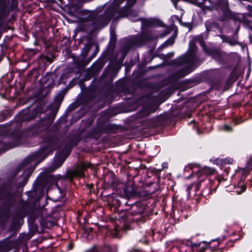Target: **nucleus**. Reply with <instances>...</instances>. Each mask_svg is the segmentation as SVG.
Wrapping results in <instances>:
<instances>
[{
    "mask_svg": "<svg viewBox=\"0 0 252 252\" xmlns=\"http://www.w3.org/2000/svg\"><path fill=\"white\" fill-rule=\"evenodd\" d=\"M136 0H114V2L105 11L103 16L96 12H91L86 18L88 21L96 27L106 25L108 21L112 18L115 20L128 16L132 21H137L138 18L137 12L132 11L130 7L135 3Z\"/></svg>",
    "mask_w": 252,
    "mask_h": 252,
    "instance_id": "nucleus-1",
    "label": "nucleus"
},
{
    "mask_svg": "<svg viewBox=\"0 0 252 252\" xmlns=\"http://www.w3.org/2000/svg\"><path fill=\"white\" fill-rule=\"evenodd\" d=\"M195 42L199 43L205 52L208 54L213 56L214 58H215V56L218 54L217 52H214L210 50H208L205 46L202 38L200 37L195 38L194 40L190 41L189 43V55L181 57L177 60V63L179 64L187 63L188 64V68L183 69L180 71L176 73L175 74L176 78L177 79L184 77L191 71V70L189 69V66L193 65L195 62V56L194 53L196 50V46L195 45Z\"/></svg>",
    "mask_w": 252,
    "mask_h": 252,
    "instance_id": "nucleus-2",
    "label": "nucleus"
},
{
    "mask_svg": "<svg viewBox=\"0 0 252 252\" xmlns=\"http://www.w3.org/2000/svg\"><path fill=\"white\" fill-rule=\"evenodd\" d=\"M57 148V143L50 141L48 146L42 147L39 151L29 156L25 159L26 164L36 163V165L42 161L50 153L52 152Z\"/></svg>",
    "mask_w": 252,
    "mask_h": 252,
    "instance_id": "nucleus-3",
    "label": "nucleus"
},
{
    "mask_svg": "<svg viewBox=\"0 0 252 252\" xmlns=\"http://www.w3.org/2000/svg\"><path fill=\"white\" fill-rule=\"evenodd\" d=\"M200 6L204 7L208 10L214 9H221L223 11H226L228 8L227 0H218L217 1H212L211 0H198Z\"/></svg>",
    "mask_w": 252,
    "mask_h": 252,
    "instance_id": "nucleus-4",
    "label": "nucleus"
},
{
    "mask_svg": "<svg viewBox=\"0 0 252 252\" xmlns=\"http://www.w3.org/2000/svg\"><path fill=\"white\" fill-rule=\"evenodd\" d=\"M72 145V144L70 143V142H69L65 146L64 150L62 152L58 153L57 155L55 157V160L53 163V166L49 169L50 171H54L62 165L69 154L70 147Z\"/></svg>",
    "mask_w": 252,
    "mask_h": 252,
    "instance_id": "nucleus-5",
    "label": "nucleus"
},
{
    "mask_svg": "<svg viewBox=\"0 0 252 252\" xmlns=\"http://www.w3.org/2000/svg\"><path fill=\"white\" fill-rule=\"evenodd\" d=\"M155 38V37H152L151 34H149V35L142 34V35L135 38L132 41L127 43L123 47L122 49L123 54H124L125 56L129 48L135 46H140L144 41L154 39Z\"/></svg>",
    "mask_w": 252,
    "mask_h": 252,
    "instance_id": "nucleus-6",
    "label": "nucleus"
},
{
    "mask_svg": "<svg viewBox=\"0 0 252 252\" xmlns=\"http://www.w3.org/2000/svg\"><path fill=\"white\" fill-rule=\"evenodd\" d=\"M88 166V165L82 163L79 165L76 169L68 171L67 173V176L70 179L76 176L82 177L84 175L83 170Z\"/></svg>",
    "mask_w": 252,
    "mask_h": 252,
    "instance_id": "nucleus-7",
    "label": "nucleus"
},
{
    "mask_svg": "<svg viewBox=\"0 0 252 252\" xmlns=\"http://www.w3.org/2000/svg\"><path fill=\"white\" fill-rule=\"evenodd\" d=\"M19 120L23 121H30L34 118L33 116H29V110H25L19 114Z\"/></svg>",
    "mask_w": 252,
    "mask_h": 252,
    "instance_id": "nucleus-8",
    "label": "nucleus"
},
{
    "mask_svg": "<svg viewBox=\"0 0 252 252\" xmlns=\"http://www.w3.org/2000/svg\"><path fill=\"white\" fill-rule=\"evenodd\" d=\"M215 172V170L213 168L205 167L202 169L197 173V176H200V175L205 174V175H210L213 174Z\"/></svg>",
    "mask_w": 252,
    "mask_h": 252,
    "instance_id": "nucleus-9",
    "label": "nucleus"
},
{
    "mask_svg": "<svg viewBox=\"0 0 252 252\" xmlns=\"http://www.w3.org/2000/svg\"><path fill=\"white\" fill-rule=\"evenodd\" d=\"M235 18V19H237L240 22H247V21L245 20L244 15L242 14H238ZM248 22L250 28L252 30V21H249L248 20ZM250 39L251 42H252V37L251 36H250Z\"/></svg>",
    "mask_w": 252,
    "mask_h": 252,
    "instance_id": "nucleus-10",
    "label": "nucleus"
},
{
    "mask_svg": "<svg viewBox=\"0 0 252 252\" xmlns=\"http://www.w3.org/2000/svg\"><path fill=\"white\" fill-rule=\"evenodd\" d=\"M236 191L238 194H240L244 192L246 189V186L244 185L243 181H240L237 185V187L236 188Z\"/></svg>",
    "mask_w": 252,
    "mask_h": 252,
    "instance_id": "nucleus-11",
    "label": "nucleus"
},
{
    "mask_svg": "<svg viewBox=\"0 0 252 252\" xmlns=\"http://www.w3.org/2000/svg\"><path fill=\"white\" fill-rule=\"evenodd\" d=\"M33 170V169H31L30 170H28L27 171H26L24 174H23V185H25L27 181L28 180L29 177H30L32 171Z\"/></svg>",
    "mask_w": 252,
    "mask_h": 252,
    "instance_id": "nucleus-12",
    "label": "nucleus"
},
{
    "mask_svg": "<svg viewBox=\"0 0 252 252\" xmlns=\"http://www.w3.org/2000/svg\"><path fill=\"white\" fill-rule=\"evenodd\" d=\"M174 42V38H170L169 39H168L164 44V46H167L169 45H172Z\"/></svg>",
    "mask_w": 252,
    "mask_h": 252,
    "instance_id": "nucleus-13",
    "label": "nucleus"
},
{
    "mask_svg": "<svg viewBox=\"0 0 252 252\" xmlns=\"http://www.w3.org/2000/svg\"><path fill=\"white\" fill-rule=\"evenodd\" d=\"M221 130H223V131H224L225 132H230V131H232V128L229 126L225 125H224L222 127Z\"/></svg>",
    "mask_w": 252,
    "mask_h": 252,
    "instance_id": "nucleus-14",
    "label": "nucleus"
},
{
    "mask_svg": "<svg viewBox=\"0 0 252 252\" xmlns=\"http://www.w3.org/2000/svg\"><path fill=\"white\" fill-rule=\"evenodd\" d=\"M133 220L137 221H143V217L141 215H138L137 216H135Z\"/></svg>",
    "mask_w": 252,
    "mask_h": 252,
    "instance_id": "nucleus-15",
    "label": "nucleus"
},
{
    "mask_svg": "<svg viewBox=\"0 0 252 252\" xmlns=\"http://www.w3.org/2000/svg\"><path fill=\"white\" fill-rule=\"evenodd\" d=\"M183 244H185V245H186L187 246L190 247H192L194 246V245L192 243V242L189 240H187L186 242H184L183 243Z\"/></svg>",
    "mask_w": 252,
    "mask_h": 252,
    "instance_id": "nucleus-16",
    "label": "nucleus"
},
{
    "mask_svg": "<svg viewBox=\"0 0 252 252\" xmlns=\"http://www.w3.org/2000/svg\"><path fill=\"white\" fill-rule=\"evenodd\" d=\"M63 94L61 93L57 96V97L56 98V100H59V102L61 103V101H62V100L63 99Z\"/></svg>",
    "mask_w": 252,
    "mask_h": 252,
    "instance_id": "nucleus-17",
    "label": "nucleus"
},
{
    "mask_svg": "<svg viewBox=\"0 0 252 252\" xmlns=\"http://www.w3.org/2000/svg\"><path fill=\"white\" fill-rule=\"evenodd\" d=\"M224 163L230 164L232 163V159L230 158H225L223 160Z\"/></svg>",
    "mask_w": 252,
    "mask_h": 252,
    "instance_id": "nucleus-18",
    "label": "nucleus"
},
{
    "mask_svg": "<svg viewBox=\"0 0 252 252\" xmlns=\"http://www.w3.org/2000/svg\"><path fill=\"white\" fill-rule=\"evenodd\" d=\"M192 189V185H190L189 186L187 189V191L188 192V194H189L190 191Z\"/></svg>",
    "mask_w": 252,
    "mask_h": 252,
    "instance_id": "nucleus-19",
    "label": "nucleus"
},
{
    "mask_svg": "<svg viewBox=\"0 0 252 252\" xmlns=\"http://www.w3.org/2000/svg\"><path fill=\"white\" fill-rule=\"evenodd\" d=\"M174 55V53L171 52V53H169L168 54H167V58H170V57H173Z\"/></svg>",
    "mask_w": 252,
    "mask_h": 252,
    "instance_id": "nucleus-20",
    "label": "nucleus"
},
{
    "mask_svg": "<svg viewBox=\"0 0 252 252\" xmlns=\"http://www.w3.org/2000/svg\"><path fill=\"white\" fill-rule=\"evenodd\" d=\"M136 192L135 191V190H132L130 193L129 194H128V195H133L135 194Z\"/></svg>",
    "mask_w": 252,
    "mask_h": 252,
    "instance_id": "nucleus-21",
    "label": "nucleus"
},
{
    "mask_svg": "<svg viewBox=\"0 0 252 252\" xmlns=\"http://www.w3.org/2000/svg\"><path fill=\"white\" fill-rule=\"evenodd\" d=\"M56 186L57 187V189H58V190L61 192V195L62 194L63 192H62V190L58 187V185H56Z\"/></svg>",
    "mask_w": 252,
    "mask_h": 252,
    "instance_id": "nucleus-22",
    "label": "nucleus"
},
{
    "mask_svg": "<svg viewBox=\"0 0 252 252\" xmlns=\"http://www.w3.org/2000/svg\"><path fill=\"white\" fill-rule=\"evenodd\" d=\"M199 184H198L196 186H195V189H196V190H197L199 189Z\"/></svg>",
    "mask_w": 252,
    "mask_h": 252,
    "instance_id": "nucleus-23",
    "label": "nucleus"
},
{
    "mask_svg": "<svg viewBox=\"0 0 252 252\" xmlns=\"http://www.w3.org/2000/svg\"><path fill=\"white\" fill-rule=\"evenodd\" d=\"M52 0H41V2L51 1Z\"/></svg>",
    "mask_w": 252,
    "mask_h": 252,
    "instance_id": "nucleus-24",
    "label": "nucleus"
},
{
    "mask_svg": "<svg viewBox=\"0 0 252 252\" xmlns=\"http://www.w3.org/2000/svg\"><path fill=\"white\" fill-rule=\"evenodd\" d=\"M230 45H234L235 44V42H229Z\"/></svg>",
    "mask_w": 252,
    "mask_h": 252,
    "instance_id": "nucleus-25",
    "label": "nucleus"
},
{
    "mask_svg": "<svg viewBox=\"0 0 252 252\" xmlns=\"http://www.w3.org/2000/svg\"><path fill=\"white\" fill-rule=\"evenodd\" d=\"M164 36V35H158L157 36V37H156V38H158V37H161L162 36Z\"/></svg>",
    "mask_w": 252,
    "mask_h": 252,
    "instance_id": "nucleus-26",
    "label": "nucleus"
},
{
    "mask_svg": "<svg viewBox=\"0 0 252 252\" xmlns=\"http://www.w3.org/2000/svg\"><path fill=\"white\" fill-rule=\"evenodd\" d=\"M18 144H15L14 145L12 146L11 147V148H13V147H16V146H18Z\"/></svg>",
    "mask_w": 252,
    "mask_h": 252,
    "instance_id": "nucleus-27",
    "label": "nucleus"
},
{
    "mask_svg": "<svg viewBox=\"0 0 252 252\" xmlns=\"http://www.w3.org/2000/svg\"><path fill=\"white\" fill-rule=\"evenodd\" d=\"M248 15L252 17V13L251 12L250 14H248Z\"/></svg>",
    "mask_w": 252,
    "mask_h": 252,
    "instance_id": "nucleus-28",
    "label": "nucleus"
},
{
    "mask_svg": "<svg viewBox=\"0 0 252 252\" xmlns=\"http://www.w3.org/2000/svg\"><path fill=\"white\" fill-rule=\"evenodd\" d=\"M173 3H174V5H175V6H176V3L174 2H173Z\"/></svg>",
    "mask_w": 252,
    "mask_h": 252,
    "instance_id": "nucleus-29",
    "label": "nucleus"
},
{
    "mask_svg": "<svg viewBox=\"0 0 252 252\" xmlns=\"http://www.w3.org/2000/svg\"><path fill=\"white\" fill-rule=\"evenodd\" d=\"M173 1V0H172Z\"/></svg>",
    "mask_w": 252,
    "mask_h": 252,
    "instance_id": "nucleus-30",
    "label": "nucleus"
}]
</instances>
